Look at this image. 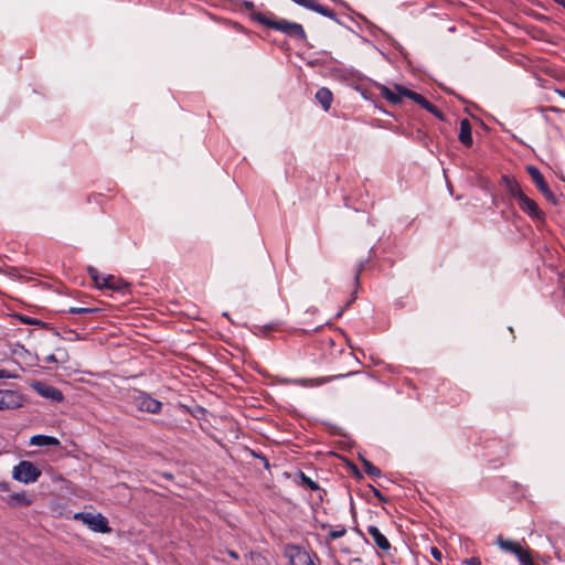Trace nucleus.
Listing matches in <instances>:
<instances>
[{
  "label": "nucleus",
  "instance_id": "f257e3e1",
  "mask_svg": "<svg viewBox=\"0 0 565 565\" xmlns=\"http://www.w3.org/2000/svg\"><path fill=\"white\" fill-rule=\"evenodd\" d=\"M380 95L393 104H398L402 102L403 97H407L418 105H420L423 108H425L427 111L431 113L438 118H443V113L430 102H428L423 95L413 92L402 85H395L393 88H390L385 85H381L379 87Z\"/></svg>",
  "mask_w": 565,
  "mask_h": 565
},
{
  "label": "nucleus",
  "instance_id": "0eeeda50",
  "mask_svg": "<svg viewBox=\"0 0 565 565\" xmlns=\"http://www.w3.org/2000/svg\"><path fill=\"white\" fill-rule=\"evenodd\" d=\"M284 555L288 558L289 565H316L313 561L316 555L299 545L288 544Z\"/></svg>",
  "mask_w": 565,
  "mask_h": 565
},
{
  "label": "nucleus",
  "instance_id": "7ed1b4c3",
  "mask_svg": "<svg viewBox=\"0 0 565 565\" xmlns=\"http://www.w3.org/2000/svg\"><path fill=\"white\" fill-rule=\"evenodd\" d=\"M73 519L76 521H81L85 524L90 531L96 533H110L111 527L108 524V520L102 513H88V512H77L73 515Z\"/></svg>",
  "mask_w": 565,
  "mask_h": 565
},
{
  "label": "nucleus",
  "instance_id": "dca6fc26",
  "mask_svg": "<svg viewBox=\"0 0 565 565\" xmlns=\"http://www.w3.org/2000/svg\"><path fill=\"white\" fill-rule=\"evenodd\" d=\"M460 142L466 147H471L473 143L471 124L468 119L460 121V131L458 136Z\"/></svg>",
  "mask_w": 565,
  "mask_h": 565
},
{
  "label": "nucleus",
  "instance_id": "aec40b11",
  "mask_svg": "<svg viewBox=\"0 0 565 565\" xmlns=\"http://www.w3.org/2000/svg\"><path fill=\"white\" fill-rule=\"evenodd\" d=\"M31 445H34V446H40V447H43V446H58L60 445V440L55 437H52V436H46V435H35L31 438V441H30Z\"/></svg>",
  "mask_w": 565,
  "mask_h": 565
},
{
  "label": "nucleus",
  "instance_id": "412c9836",
  "mask_svg": "<svg viewBox=\"0 0 565 565\" xmlns=\"http://www.w3.org/2000/svg\"><path fill=\"white\" fill-rule=\"evenodd\" d=\"M88 274L98 289H105L106 284H103V278H105L106 275H100L96 268L92 267L88 268Z\"/></svg>",
  "mask_w": 565,
  "mask_h": 565
},
{
  "label": "nucleus",
  "instance_id": "39448f33",
  "mask_svg": "<svg viewBox=\"0 0 565 565\" xmlns=\"http://www.w3.org/2000/svg\"><path fill=\"white\" fill-rule=\"evenodd\" d=\"M497 544L501 550L514 554L521 565H535L532 559L531 550L519 542L505 540L501 535L497 537Z\"/></svg>",
  "mask_w": 565,
  "mask_h": 565
},
{
  "label": "nucleus",
  "instance_id": "4468645a",
  "mask_svg": "<svg viewBox=\"0 0 565 565\" xmlns=\"http://www.w3.org/2000/svg\"><path fill=\"white\" fill-rule=\"evenodd\" d=\"M367 533L372 537L375 545L383 550L388 551L391 548V543L387 537L380 531V529L375 525L367 526Z\"/></svg>",
  "mask_w": 565,
  "mask_h": 565
},
{
  "label": "nucleus",
  "instance_id": "2f4dec72",
  "mask_svg": "<svg viewBox=\"0 0 565 565\" xmlns=\"http://www.w3.org/2000/svg\"><path fill=\"white\" fill-rule=\"evenodd\" d=\"M555 93L565 98V90L556 89Z\"/></svg>",
  "mask_w": 565,
  "mask_h": 565
},
{
  "label": "nucleus",
  "instance_id": "6ab92c4d",
  "mask_svg": "<svg viewBox=\"0 0 565 565\" xmlns=\"http://www.w3.org/2000/svg\"><path fill=\"white\" fill-rule=\"evenodd\" d=\"M39 393L42 396L47 397L54 402H62L64 398L63 393L58 388L51 385H45L39 388Z\"/></svg>",
  "mask_w": 565,
  "mask_h": 565
},
{
  "label": "nucleus",
  "instance_id": "6e6552de",
  "mask_svg": "<svg viewBox=\"0 0 565 565\" xmlns=\"http://www.w3.org/2000/svg\"><path fill=\"white\" fill-rule=\"evenodd\" d=\"M23 396L13 390H0V411L21 407Z\"/></svg>",
  "mask_w": 565,
  "mask_h": 565
},
{
  "label": "nucleus",
  "instance_id": "f03ea898",
  "mask_svg": "<svg viewBox=\"0 0 565 565\" xmlns=\"http://www.w3.org/2000/svg\"><path fill=\"white\" fill-rule=\"evenodd\" d=\"M253 19L270 29L279 31L290 38L306 39L303 26L299 23L288 21L286 19H277L273 14L255 13Z\"/></svg>",
  "mask_w": 565,
  "mask_h": 565
},
{
  "label": "nucleus",
  "instance_id": "423d86ee",
  "mask_svg": "<svg viewBox=\"0 0 565 565\" xmlns=\"http://www.w3.org/2000/svg\"><path fill=\"white\" fill-rule=\"evenodd\" d=\"M41 470L31 461H20L12 471V478L19 482L29 484L41 477Z\"/></svg>",
  "mask_w": 565,
  "mask_h": 565
},
{
  "label": "nucleus",
  "instance_id": "f704fd0d",
  "mask_svg": "<svg viewBox=\"0 0 565 565\" xmlns=\"http://www.w3.org/2000/svg\"><path fill=\"white\" fill-rule=\"evenodd\" d=\"M231 556L234 557V558H237V555L235 553H231Z\"/></svg>",
  "mask_w": 565,
  "mask_h": 565
},
{
  "label": "nucleus",
  "instance_id": "c85d7f7f",
  "mask_svg": "<svg viewBox=\"0 0 565 565\" xmlns=\"http://www.w3.org/2000/svg\"><path fill=\"white\" fill-rule=\"evenodd\" d=\"M468 565H481V562L478 557H471L465 561Z\"/></svg>",
  "mask_w": 565,
  "mask_h": 565
},
{
  "label": "nucleus",
  "instance_id": "20e7f679",
  "mask_svg": "<svg viewBox=\"0 0 565 565\" xmlns=\"http://www.w3.org/2000/svg\"><path fill=\"white\" fill-rule=\"evenodd\" d=\"M497 544L501 550L514 554L521 565H535L532 559L531 550L519 542L505 540L501 535L497 537Z\"/></svg>",
  "mask_w": 565,
  "mask_h": 565
},
{
  "label": "nucleus",
  "instance_id": "a211bd4d",
  "mask_svg": "<svg viewBox=\"0 0 565 565\" xmlns=\"http://www.w3.org/2000/svg\"><path fill=\"white\" fill-rule=\"evenodd\" d=\"M103 284H106L105 289L120 291L127 287L122 279L115 277L114 275H106L105 278H103Z\"/></svg>",
  "mask_w": 565,
  "mask_h": 565
},
{
  "label": "nucleus",
  "instance_id": "f8f14e48",
  "mask_svg": "<svg viewBox=\"0 0 565 565\" xmlns=\"http://www.w3.org/2000/svg\"><path fill=\"white\" fill-rule=\"evenodd\" d=\"M6 502L8 505L12 508L18 507H29L33 502L32 495L28 494L25 491L15 492L12 494H9L6 499Z\"/></svg>",
  "mask_w": 565,
  "mask_h": 565
},
{
  "label": "nucleus",
  "instance_id": "2eb2a0df",
  "mask_svg": "<svg viewBox=\"0 0 565 565\" xmlns=\"http://www.w3.org/2000/svg\"><path fill=\"white\" fill-rule=\"evenodd\" d=\"M292 1L303 8L310 9V10L318 12L324 17L332 18L334 15L330 9L320 4L317 0H292Z\"/></svg>",
  "mask_w": 565,
  "mask_h": 565
},
{
  "label": "nucleus",
  "instance_id": "a878e982",
  "mask_svg": "<svg viewBox=\"0 0 565 565\" xmlns=\"http://www.w3.org/2000/svg\"><path fill=\"white\" fill-rule=\"evenodd\" d=\"M300 478H301V483L306 487H308L309 489L311 490H317L319 488V486L317 484V482H315L313 480H311L309 477H307L303 472L300 473Z\"/></svg>",
  "mask_w": 565,
  "mask_h": 565
},
{
  "label": "nucleus",
  "instance_id": "1a4fd4ad",
  "mask_svg": "<svg viewBox=\"0 0 565 565\" xmlns=\"http://www.w3.org/2000/svg\"><path fill=\"white\" fill-rule=\"evenodd\" d=\"M526 171L531 175L532 180L534 181L537 189L542 192V194L547 200L555 202V196H554L553 192L551 191L548 184L546 183L541 171L534 166H529L526 168Z\"/></svg>",
  "mask_w": 565,
  "mask_h": 565
},
{
  "label": "nucleus",
  "instance_id": "c756f323",
  "mask_svg": "<svg viewBox=\"0 0 565 565\" xmlns=\"http://www.w3.org/2000/svg\"><path fill=\"white\" fill-rule=\"evenodd\" d=\"M374 495L381 501L386 502L385 497L375 488H372Z\"/></svg>",
  "mask_w": 565,
  "mask_h": 565
},
{
  "label": "nucleus",
  "instance_id": "f3484780",
  "mask_svg": "<svg viewBox=\"0 0 565 565\" xmlns=\"http://www.w3.org/2000/svg\"><path fill=\"white\" fill-rule=\"evenodd\" d=\"M316 99L322 106V108L328 111L331 108L333 102V94L327 87H321L316 93Z\"/></svg>",
  "mask_w": 565,
  "mask_h": 565
},
{
  "label": "nucleus",
  "instance_id": "9b49d317",
  "mask_svg": "<svg viewBox=\"0 0 565 565\" xmlns=\"http://www.w3.org/2000/svg\"><path fill=\"white\" fill-rule=\"evenodd\" d=\"M519 206L524 213L533 218H540L543 215L536 202L525 194L519 200Z\"/></svg>",
  "mask_w": 565,
  "mask_h": 565
},
{
  "label": "nucleus",
  "instance_id": "ddd939ff",
  "mask_svg": "<svg viewBox=\"0 0 565 565\" xmlns=\"http://www.w3.org/2000/svg\"><path fill=\"white\" fill-rule=\"evenodd\" d=\"M353 374H355V372H349L347 374H339V375H334V376H330V377L297 379V380H294L292 383L301 385V386H319V385L328 383L332 380L341 379V377L353 375Z\"/></svg>",
  "mask_w": 565,
  "mask_h": 565
},
{
  "label": "nucleus",
  "instance_id": "b1692460",
  "mask_svg": "<svg viewBox=\"0 0 565 565\" xmlns=\"http://www.w3.org/2000/svg\"><path fill=\"white\" fill-rule=\"evenodd\" d=\"M345 533H347V529L343 525H339L329 532V537L331 540H337V539L344 536Z\"/></svg>",
  "mask_w": 565,
  "mask_h": 565
},
{
  "label": "nucleus",
  "instance_id": "5701e85b",
  "mask_svg": "<svg viewBox=\"0 0 565 565\" xmlns=\"http://www.w3.org/2000/svg\"><path fill=\"white\" fill-rule=\"evenodd\" d=\"M508 190L511 196L518 199V201L525 194L516 181H509Z\"/></svg>",
  "mask_w": 565,
  "mask_h": 565
},
{
  "label": "nucleus",
  "instance_id": "72a5a7b5",
  "mask_svg": "<svg viewBox=\"0 0 565 565\" xmlns=\"http://www.w3.org/2000/svg\"><path fill=\"white\" fill-rule=\"evenodd\" d=\"M550 109H551L552 111H555V113H557V111H558V108H556V107H551Z\"/></svg>",
  "mask_w": 565,
  "mask_h": 565
},
{
  "label": "nucleus",
  "instance_id": "473e14b6",
  "mask_svg": "<svg viewBox=\"0 0 565 565\" xmlns=\"http://www.w3.org/2000/svg\"><path fill=\"white\" fill-rule=\"evenodd\" d=\"M557 3H559L565 9V1L564 0H555Z\"/></svg>",
  "mask_w": 565,
  "mask_h": 565
},
{
  "label": "nucleus",
  "instance_id": "9d476101",
  "mask_svg": "<svg viewBox=\"0 0 565 565\" xmlns=\"http://www.w3.org/2000/svg\"><path fill=\"white\" fill-rule=\"evenodd\" d=\"M136 406L141 412L158 414L161 412L162 403L148 394H140L135 399Z\"/></svg>",
  "mask_w": 565,
  "mask_h": 565
},
{
  "label": "nucleus",
  "instance_id": "bb28decb",
  "mask_svg": "<svg viewBox=\"0 0 565 565\" xmlns=\"http://www.w3.org/2000/svg\"><path fill=\"white\" fill-rule=\"evenodd\" d=\"M430 554H431V556H433L437 562H441V559H443V554H441V552H440L437 547L433 546V547L430 548Z\"/></svg>",
  "mask_w": 565,
  "mask_h": 565
},
{
  "label": "nucleus",
  "instance_id": "cd10ccee",
  "mask_svg": "<svg viewBox=\"0 0 565 565\" xmlns=\"http://www.w3.org/2000/svg\"><path fill=\"white\" fill-rule=\"evenodd\" d=\"M15 375L11 374L9 371L7 370H0V379H14Z\"/></svg>",
  "mask_w": 565,
  "mask_h": 565
},
{
  "label": "nucleus",
  "instance_id": "7c9ffc66",
  "mask_svg": "<svg viewBox=\"0 0 565 565\" xmlns=\"http://www.w3.org/2000/svg\"><path fill=\"white\" fill-rule=\"evenodd\" d=\"M22 321L26 324H39L40 321L33 319V318H23Z\"/></svg>",
  "mask_w": 565,
  "mask_h": 565
},
{
  "label": "nucleus",
  "instance_id": "393cba45",
  "mask_svg": "<svg viewBox=\"0 0 565 565\" xmlns=\"http://www.w3.org/2000/svg\"><path fill=\"white\" fill-rule=\"evenodd\" d=\"M364 470L367 475L370 476H373V477H380L381 476V470L373 466L370 461H364Z\"/></svg>",
  "mask_w": 565,
  "mask_h": 565
},
{
  "label": "nucleus",
  "instance_id": "4be33fe9",
  "mask_svg": "<svg viewBox=\"0 0 565 565\" xmlns=\"http://www.w3.org/2000/svg\"><path fill=\"white\" fill-rule=\"evenodd\" d=\"M100 309L97 307H71L68 312L72 315H88V313H97Z\"/></svg>",
  "mask_w": 565,
  "mask_h": 565
}]
</instances>
